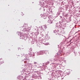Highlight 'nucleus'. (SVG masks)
I'll list each match as a JSON object with an SVG mask.
<instances>
[{"label":"nucleus","mask_w":80,"mask_h":80,"mask_svg":"<svg viewBox=\"0 0 80 80\" xmlns=\"http://www.w3.org/2000/svg\"><path fill=\"white\" fill-rule=\"evenodd\" d=\"M48 23H50V24L52 23V21L51 20H49L48 22Z\"/></svg>","instance_id":"obj_1"},{"label":"nucleus","mask_w":80,"mask_h":80,"mask_svg":"<svg viewBox=\"0 0 80 80\" xmlns=\"http://www.w3.org/2000/svg\"><path fill=\"white\" fill-rule=\"evenodd\" d=\"M37 62H34V64H37Z\"/></svg>","instance_id":"obj_4"},{"label":"nucleus","mask_w":80,"mask_h":80,"mask_svg":"<svg viewBox=\"0 0 80 80\" xmlns=\"http://www.w3.org/2000/svg\"><path fill=\"white\" fill-rule=\"evenodd\" d=\"M47 28V26H44V28H45V29H46V28Z\"/></svg>","instance_id":"obj_3"},{"label":"nucleus","mask_w":80,"mask_h":80,"mask_svg":"<svg viewBox=\"0 0 80 80\" xmlns=\"http://www.w3.org/2000/svg\"><path fill=\"white\" fill-rule=\"evenodd\" d=\"M3 63V60L0 59V64Z\"/></svg>","instance_id":"obj_2"}]
</instances>
